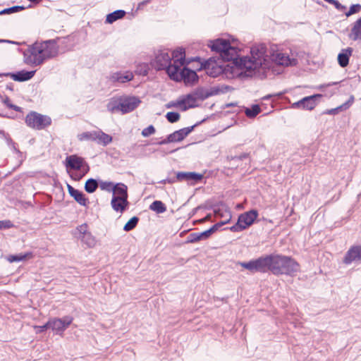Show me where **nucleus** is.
<instances>
[{
	"label": "nucleus",
	"mask_w": 361,
	"mask_h": 361,
	"mask_svg": "<svg viewBox=\"0 0 361 361\" xmlns=\"http://www.w3.org/2000/svg\"><path fill=\"white\" fill-rule=\"evenodd\" d=\"M209 47L212 51L219 53L223 61L231 62V65H227V68L232 74L241 77H252L255 75L257 70L267 67V48L263 44L251 48V58L239 57V49L231 46L229 41L221 38L210 41Z\"/></svg>",
	"instance_id": "f257e3e1"
},
{
	"label": "nucleus",
	"mask_w": 361,
	"mask_h": 361,
	"mask_svg": "<svg viewBox=\"0 0 361 361\" xmlns=\"http://www.w3.org/2000/svg\"><path fill=\"white\" fill-rule=\"evenodd\" d=\"M238 264L251 273H267L271 271L276 276H293L300 271V266L298 262L289 256L279 254H270L261 256L248 262Z\"/></svg>",
	"instance_id": "f03ea898"
},
{
	"label": "nucleus",
	"mask_w": 361,
	"mask_h": 361,
	"mask_svg": "<svg viewBox=\"0 0 361 361\" xmlns=\"http://www.w3.org/2000/svg\"><path fill=\"white\" fill-rule=\"evenodd\" d=\"M18 51L23 56L24 63L30 66H39L58 56L59 46L54 39L37 41L28 45L26 49H19Z\"/></svg>",
	"instance_id": "7ed1b4c3"
},
{
	"label": "nucleus",
	"mask_w": 361,
	"mask_h": 361,
	"mask_svg": "<svg viewBox=\"0 0 361 361\" xmlns=\"http://www.w3.org/2000/svg\"><path fill=\"white\" fill-rule=\"evenodd\" d=\"M169 78L172 80L180 82L183 80L185 84H193L198 81L199 77L197 73L187 67L175 66L170 71Z\"/></svg>",
	"instance_id": "20e7f679"
},
{
	"label": "nucleus",
	"mask_w": 361,
	"mask_h": 361,
	"mask_svg": "<svg viewBox=\"0 0 361 361\" xmlns=\"http://www.w3.org/2000/svg\"><path fill=\"white\" fill-rule=\"evenodd\" d=\"M152 66L157 71L165 70L169 76V69L170 71H172V68L177 65H173V63L171 62V57L169 54L168 49H160L155 54V58L152 61Z\"/></svg>",
	"instance_id": "39448f33"
},
{
	"label": "nucleus",
	"mask_w": 361,
	"mask_h": 361,
	"mask_svg": "<svg viewBox=\"0 0 361 361\" xmlns=\"http://www.w3.org/2000/svg\"><path fill=\"white\" fill-rule=\"evenodd\" d=\"M25 123L30 128L42 130L51 125V119L48 116L31 111L25 117Z\"/></svg>",
	"instance_id": "423d86ee"
},
{
	"label": "nucleus",
	"mask_w": 361,
	"mask_h": 361,
	"mask_svg": "<svg viewBox=\"0 0 361 361\" xmlns=\"http://www.w3.org/2000/svg\"><path fill=\"white\" fill-rule=\"evenodd\" d=\"M205 119H203L200 122L196 123L195 125L186 128H181L180 130L174 131L173 133L169 134L166 138L156 142V144L162 145H166L171 142H180L185 139L193 130L194 128L199 126L200 123H203Z\"/></svg>",
	"instance_id": "0eeeda50"
},
{
	"label": "nucleus",
	"mask_w": 361,
	"mask_h": 361,
	"mask_svg": "<svg viewBox=\"0 0 361 361\" xmlns=\"http://www.w3.org/2000/svg\"><path fill=\"white\" fill-rule=\"evenodd\" d=\"M228 221L229 220L218 222L210 227L209 229L201 233H192L188 236L186 243H195L202 240H207L213 233L216 232L222 226L226 224Z\"/></svg>",
	"instance_id": "6e6552de"
},
{
	"label": "nucleus",
	"mask_w": 361,
	"mask_h": 361,
	"mask_svg": "<svg viewBox=\"0 0 361 361\" xmlns=\"http://www.w3.org/2000/svg\"><path fill=\"white\" fill-rule=\"evenodd\" d=\"M73 321V317L70 315L64 316L62 318H51L49 319L50 329L55 334L62 336L64 331L72 324Z\"/></svg>",
	"instance_id": "1a4fd4ad"
},
{
	"label": "nucleus",
	"mask_w": 361,
	"mask_h": 361,
	"mask_svg": "<svg viewBox=\"0 0 361 361\" xmlns=\"http://www.w3.org/2000/svg\"><path fill=\"white\" fill-rule=\"evenodd\" d=\"M202 69L206 70L207 74L212 78H216L226 71V68H224L222 65H219L213 57L201 63L199 70Z\"/></svg>",
	"instance_id": "9d476101"
},
{
	"label": "nucleus",
	"mask_w": 361,
	"mask_h": 361,
	"mask_svg": "<svg viewBox=\"0 0 361 361\" xmlns=\"http://www.w3.org/2000/svg\"><path fill=\"white\" fill-rule=\"evenodd\" d=\"M322 97V94H314L305 97L298 102L293 103L292 106L295 109L312 110L317 105Z\"/></svg>",
	"instance_id": "9b49d317"
},
{
	"label": "nucleus",
	"mask_w": 361,
	"mask_h": 361,
	"mask_svg": "<svg viewBox=\"0 0 361 361\" xmlns=\"http://www.w3.org/2000/svg\"><path fill=\"white\" fill-rule=\"evenodd\" d=\"M343 262L345 264L361 263V245H353L346 252Z\"/></svg>",
	"instance_id": "f8f14e48"
},
{
	"label": "nucleus",
	"mask_w": 361,
	"mask_h": 361,
	"mask_svg": "<svg viewBox=\"0 0 361 361\" xmlns=\"http://www.w3.org/2000/svg\"><path fill=\"white\" fill-rule=\"evenodd\" d=\"M36 73V71H25L22 70L16 73H1V77H10L15 81L25 82L32 78Z\"/></svg>",
	"instance_id": "ddd939ff"
},
{
	"label": "nucleus",
	"mask_w": 361,
	"mask_h": 361,
	"mask_svg": "<svg viewBox=\"0 0 361 361\" xmlns=\"http://www.w3.org/2000/svg\"><path fill=\"white\" fill-rule=\"evenodd\" d=\"M86 166H88V164L85 162L84 159L76 154H72L66 158V166L67 170H82L86 168Z\"/></svg>",
	"instance_id": "4468645a"
},
{
	"label": "nucleus",
	"mask_w": 361,
	"mask_h": 361,
	"mask_svg": "<svg viewBox=\"0 0 361 361\" xmlns=\"http://www.w3.org/2000/svg\"><path fill=\"white\" fill-rule=\"evenodd\" d=\"M106 109L111 114L121 112L125 114L123 96L111 98L106 104Z\"/></svg>",
	"instance_id": "2eb2a0df"
},
{
	"label": "nucleus",
	"mask_w": 361,
	"mask_h": 361,
	"mask_svg": "<svg viewBox=\"0 0 361 361\" xmlns=\"http://www.w3.org/2000/svg\"><path fill=\"white\" fill-rule=\"evenodd\" d=\"M258 216V212L256 209H251L240 214L238 219L242 224L243 227L246 229L250 227L255 222Z\"/></svg>",
	"instance_id": "dca6fc26"
},
{
	"label": "nucleus",
	"mask_w": 361,
	"mask_h": 361,
	"mask_svg": "<svg viewBox=\"0 0 361 361\" xmlns=\"http://www.w3.org/2000/svg\"><path fill=\"white\" fill-rule=\"evenodd\" d=\"M203 178V174L197 172L178 171L176 173V179L178 181H193L195 183L202 180Z\"/></svg>",
	"instance_id": "f3484780"
},
{
	"label": "nucleus",
	"mask_w": 361,
	"mask_h": 361,
	"mask_svg": "<svg viewBox=\"0 0 361 361\" xmlns=\"http://www.w3.org/2000/svg\"><path fill=\"white\" fill-rule=\"evenodd\" d=\"M124 114H128L134 111L141 103L139 97L135 96L123 95Z\"/></svg>",
	"instance_id": "a211bd4d"
},
{
	"label": "nucleus",
	"mask_w": 361,
	"mask_h": 361,
	"mask_svg": "<svg viewBox=\"0 0 361 361\" xmlns=\"http://www.w3.org/2000/svg\"><path fill=\"white\" fill-rule=\"evenodd\" d=\"M67 188L69 195L73 197L78 204L84 207H86L87 204H89L88 199L82 191L74 188L70 185H68Z\"/></svg>",
	"instance_id": "6ab92c4d"
},
{
	"label": "nucleus",
	"mask_w": 361,
	"mask_h": 361,
	"mask_svg": "<svg viewBox=\"0 0 361 361\" xmlns=\"http://www.w3.org/2000/svg\"><path fill=\"white\" fill-rule=\"evenodd\" d=\"M133 74L132 72H116L111 75L110 80L113 82L126 83L131 81L133 79Z\"/></svg>",
	"instance_id": "aec40b11"
},
{
	"label": "nucleus",
	"mask_w": 361,
	"mask_h": 361,
	"mask_svg": "<svg viewBox=\"0 0 361 361\" xmlns=\"http://www.w3.org/2000/svg\"><path fill=\"white\" fill-rule=\"evenodd\" d=\"M273 60L278 64L281 66H295L298 63V60L294 58H290L288 55L283 53H277L276 55H273Z\"/></svg>",
	"instance_id": "412c9836"
},
{
	"label": "nucleus",
	"mask_w": 361,
	"mask_h": 361,
	"mask_svg": "<svg viewBox=\"0 0 361 361\" xmlns=\"http://www.w3.org/2000/svg\"><path fill=\"white\" fill-rule=\"evenodd\" d=\"M171 57L173 65H177L178 66H183L189 63L185 61V52L183 48H178L174 50Z\"/></svg>",
	"instance_id": "4be33fe9"
},
{
	"label": "nucleus",
	"mask_w": 361,
	"mask_h": 361,
	"mask_svg": "<svg viewBox=\"0 0 361 361\" xmlns=\"http://www.w3.org/2000/svg\"><path fill=\"white\" fill-rule=\"evenodd\" d=\"M197 98L194 94V92L189 93L186 94L183 98L179 100V103H182V110L187 111L191 108H195L198 106V104H196Z\"/></svg>",
	"instance_id": "5701e85b"
},
{
	"label": "nucleus",
	"mask_w": 361,
	"mask_h": 361,
	"mask_svg": "<svg viewBox=\"0 0 361 361\" xmlns=\"http://www.w3.org/2000/svg\"><path fill=\"white\" fill-rule=\"evenodd\" d=\"M113 195L117 197L121 198V201L123 202H126V200H128V187L126 184L123 183H117L114 186Z\"/></svg>",
	"instance_id": "b1692460"
},
{
	"label": "nucleus",
	"mask_w": 361,
	"mask_h": 361,
	"mask_svg": "<svg viewBox=\"0 0 361 361\" xmlns=\"http://www.w3.org/2000/svg\"><path fill=\"white\" fill-rule=\"evenodd\" d=\"M353 51V48L343 49L338 55V63L342 68L346 67L349 63V59Z\"/></svg>",
	"instance_id": "393cba45"
},
{
	"label": "nucleus",
	"mask_w": 361,
	"mask_h": 361,
	"mask_svg": "<svg viewBox=\"0 0 361 361\" xmlns=\"http://www.w3.org/2000/svg\"><path fill=\"white\" fill-rule=\"evenodd\" d=\"M121 200L120 197L112 196L111 205L115 212L123 213L128 209L129 202L126 200V202H123Z\"/></svg>",
	"instance_id": "a878e982"
},
{
	"label": "nucleus",
	"mask_w": 361,
	"mask_h": 361,
	"mask_svg": "<svg viewBox=\"0 0 361 361\" xmlns=\"http://www.w3.org/2000/svg\"><path fill=\"white\" fill-rule=\"evenodd\" d=\"M348 37L353 41L361 40V17L353 23Z\"/></svg>",
	"instance_id": "bb28decb"
},
{
	"label": "nucleus",
	"mask_w": 361,
	"mask_h": 361,
	"mask_svg": "<svg viewBox=\"0 0 361 361\" xmlns=\"http://www.w3.org/2000/svg\"><path fill=\"white\" fill-rule=\"evenodd\" d=\"M193 92L197 99H200L202 101L209 98V97L214 96L212 87L207 89L205 87H200L195 89Z\"/></svg>",
	"instance_id": "cd10ccee"
},
{
	"label": "nucleus",
	"mask_w": 361,
	"mask_h": 361,
	"mask_svg": "<svg viewBox=\"0 0 361 361\" xmlns=\"http://www.w3.org/2000/svg\"><path fill=\"white\" fill-rule=\"evenodd\" d=\"M126 11L124 10H116L112 13L107 14L106 18V23L112 24L115 21L123 18L126 16Z\"/></svg>",
	"instance_id": "c85d7f7f"
},
{
	"label": "nucleus",
	"mask_w": 361,
	"mask_h": 361,
	"mask_svg": "<svg viewBox=\"0 0 361 361\" xmlns=\"http://www.w3.org/2000/svg\"><path fill=\"white\" fill-rule=\"evenodd\" d=\"M97 137H96V142L98 144L103 145L104 146H106L112 142V137L104 133L101 130H97Z\"/></svg>",
	"instance_id": "c756f323"
},
{
	"label": "nucleus",
	"mask_w": 361,
	"mask_h": 361,
	"mask_svg": "<svg viewBox=\"0 0 361 361\" xmlns=\"http://www.w3.org/2000/svg\"><path fill=\"white\" fill-rule=\"evenodd\" d=\"M74 171H75L72 172V173H71L68 171V172L69 173L70 177L75 181H79L89 172L90 167H89V166H86V168H84L82 170H74Z\"/></svg>",
	"instance_id": "7c9ffc66"
},
{
	"label": "nucleus",
	"mask_w": 361,
	"mask_h": 361,
	"mask_svg": "<svg viewBox=\"0 0 361 361\" xmlns=\"http://www.w3.org/2000/svg\"><path fill=\"white\" fill-rule=\"evenodd\" d=\"M78 238L89 247H93L96 244L95 238L92 235L90 232L85 233L83 235H79Z\"/></svg>",
	"instance_id": "2f4dec72"
},
{
	"label": "nucleus",
	"mask_w": 361,
	"mask_h": 361,
	"mask_svg": "<svg viewBox=\"0 0 361 361\" xmlns=\"http://www.w3.org/2000/svg\"><path fill=\"white\" fill-rule=\"evenodd\" d=\"M149 209L157 214H162L166 211V205L160 200L154 201L149 205Z\"/></svg>",
	"instance_id": "473e14b6"
},
{
	"label": "nucleus",
	"mask_w": 361,
	"mask_h": 361,
	"mask_svg": "<svg viewBox=\"0 0 361 361\" xmlns=\"http://www.w3.org/2000/svg\"><path fill=\"white\" fill-rule=\"evenodd\" d=\"M98 182L96 179L92 178L86 180L85 184V190L88 193H93L98 188Z\"/></svg>",
	"instance_id": "72a5a7b5"
},
{
	"label": "nucleus",
	"mask_w": 361,
	"mask_h": 361,
	"mask_svg": "<svg viewBox=\"0 0 361 361\" xmlns=\"http://www.w3.org/2000/svg\"><path fill=\"white\" fill-rule=\"evenodd\" d=\"M261 112V109L258 104H252L250 108H246L245 110V115L252 118L257 116Z\"/></svg>",
	"instance_id": "f704fd0d"
},
{
	"label": "nucleus",
	"mask_w": 361,
	"mask_h": 361,
	"mask_svg": "<svg viewBox=\"0 0 361 361\" xmlns=\"http://www.w3.org/2000/svg\"><path fill=\"white\" fill-rule=\"evenodd\" d=\"M78 137L80 141H83V140L96 141V137H97V130L85 132V133H82L78 135Z\"/></svg>",
	"instance_id": "c9c22d12"
},
{
	"label": "nucleus",
	"mask_w": 361,
	"mask_h": 361,
	"mask_svg": "<svg viewBox=\"0 0 361 361\" xmlns=\"http://www.w3.org/2000/svg\"><path fill=\"white\" fill-rule=\"evenodd\" d=\"M212 87L213 89L214 96L219 94H224L233 90L231 87L226 85L214 86Z\"/></svg>",
	"instance_id": "e433bc0d"
},
{
	"label": "nucleus",
	"mask_w": 361,
	"mask_h": 361,
	"mask_svg": "<svg viewBox=\"0 0 361 361\" xmlns=\"http://www.w3.org/2000/svg\"><path fill=\"white\" fill-rule=\"evenodd\" d=\"M139 222V218L137 216H133L130 220L125 224L123 230L125 231H130L135 228Z\"/></svg>",
	"instance_id": "4c0bfd02"
},
{
	"label": "nucleus",
	"mask_w": 361,
	"mask_h": 361,
	"mask_svg": "<svg viewBox=\"0 0 361 361\" xmlns=\"http://www.w3.org/2000/svg\"><path fill=\"white\" fill-rule=\"evenodd\" d=\"M0 135L6 140L8 146L12 147L16 152H20V151L16 149V143L13 141L8 133L2 130H0Z\"/></svg>",
	"instance_id": "58836bf2"
},
{
	"label": "nucleus",
	"mask_w": 361,
	"mask_h": 361,
	"mask_svg": "<svg viewBox=\"0 0 361 361\" xmlns=\"http://www.w3.org/2000/svg\"><path fill=\"white\" fill-rule=\"evenodd\" d=\"M25 9L23 6H13L6 8L0 11V15L11 14L21 11Z\"/></svg>",
	"instance_id": "ea45409f"
},
{
	"label": "nucleus",
	"mask_w": 361,
	"mask_h": 361,
	"mask_svg": "<svg viewBox=\"0 0 361 361\" xmlns=\"http://www.w3.org/2000/svg\"><path fill=\"white\" fill-rule=\"evenodd\" d=\"M31 255V253L27 252L25 254H18L9 256L8 258L10 262H21L27 258L28 256Z\"/></svg>",
	"instance_id": "a19ab883"
},
{
	"label": "nucleus",
	"mask_w": 361,
	"mask_h": 361,
	"mask_svg": "<svg viewBox=\"0 0 361 361\" xmlns=\"http://www.w3.org/2000/svg\"><path fill=\"white\" fill-rule=\"evenodd\" d=\"M180 114L178 112L169 111L166 114V118L169 123H173L179 121Z\"/></svg>",
	"instance_id": "79ce46f5"
},
{
	"label": "nucleus",
	"mask_w": 361,
	"mask_h": 361,
	"mask_svg": "<svg viewBox=\"0 0 361 361\" xmlns=\"http://www.w3.org/2000/svg\"><path fill=\"white\" fill-rule=\"evenodd\" d=\"M114 185L115 184L111 181H101L99 187L102 190L113 192Z\"/></svg>",
	"instance_id": "37998d69"
},
{
	"label": "nucleus",
	"mask_w": 361,
	"mask_h": 361,
	"mask_svg": "<svg viewBox=\"0 0 361 361\" xmlns=\"http://www.w3.org/2000/svg\"><path fill=\"white\" fill-rule=\"evenodd\" d=\"M3 103L9 109H11L17 112H20L21 111V107L17 106V105H15V104H13L11 102V100L9 99L8 97L6 96L4 99L2 100Z\"/></svg>",
	"instance_id": "c03bdc74"
},
{
	"label": "nucleus",
	"mask_w": 361,
	"mask_h": 361,
	"mask_svg": "<svg viewBox=\"0 0 361 361\" xmlns=\"http://www.w3.org/2000/svg\"><path fill=\"white\" fill-rule=\"evenodd\" d=\"M361 10V5L359 4H353L350 6L348 11L345 13V16L347 17H349L352 16L353 14L358 13Z\"/></svg>",
	"instance_id": "a18cd8bd"
},
{
	"label": "nucleus",
	"mask_w": 361,
	"mask_h": 361,
	"mask_svg": "<svg viewBox=\"0 0 361 361\" xmlns=\"http://www.w3.org/2000/svg\"><path fill=\"white\" fill-rule=\"evenodd\" d=\"M155 131H156V130H155V128L154 127V126L149 125L148 127L144 128L142 130L141 134L143 137H147L149 135L154 134L155 133Z\"/></svg>",
	"instance_id": "49530a36"
},
{
	"label": "nucleus",
	"mask_w": 361,
	"mask_h": 361,
	"mask_svg": "<svg viewBox=\"0 0 361 361\" xmlns=\"http://www.w3.org/2000/svg\"><path fill=\"white\" fill-rule=\"evenodd\" d=\"M229 229L232 232H241V231L245 230V228L243 227V226L242 225V224L240 222V221L238 219L237 222L233 226L230 227Z\"/></svg>",
	"instance_id": "de8ad7c7"
},
{
	"label": "nucleus",
	"mask_w": 361,
	"mask_h": 361,
	"mask_svg": "<svg viewBox=\"0 0 361 361\" xmlns=\"http://www.w3.org/2000/svg\"><path fill=\"white\" fill-rule=\"evenodd\" d=\"M35 329L36 330V333H37V334L43 333L47 329H50L49 319L48 320V322L47 323H45L42 326H35Z\"/></svg>",
	"instance_id": "09e8293b"
},
{
	"label": "nucleus",
	"mask_w": 361,
	"mask_h": 361,
	"mask_svg": "<svg viewBox=\"0 0 361 361\" xmlns=\"http://www.w3.org/2000/svg\"><path fill=\"white\" fill-rule=\"evenodd\" d=\"M13 226V224L10 220L0 221V230L11 228Z\"/></svg>",
	"instance_id": "8fccbe9b"
},
{
	"label": "nucleus",
	"mask_w": 361,
	"mask_h": 361,
	"mask_svg": "<svg viewBox=\"0 0 361 361\" xmlns=\"http://www.w3.org/2000/svg\"><path fill=\"white\" fill-rule=\"evenodd\" d=\"M77 231L79 233V235H83L85 233H88L87 225L86 224H81L77 227Z\"/></svg>",
	"instance_id": "3c124183"
},
{
	"label": "nucleus",
	"mask_w": 361,
	"mask_h": 361,
	"mask_svg": "<svg viewBox=\"0 0 361 361\" xmlns=\"http://www.w3.org/2000/svg\"><path fill=\"white\" fill-rule=\"evenodd\" d=\"M342 111L341 108H340V106L336 107V108H334V109H327L324 114H329V115H335L336 114H338L339 111Z\"/></svg>",
	"instance_id": "603ef678"
},
{
	"label": "nucleus",
	"mask_w": 361,
	"mask_h": 361,
	"mask_svg": "<svg viewBox=\"0 0 361 361\" xmlns=\"http://www.w3.org/2000/svg\"><path fill=\"white\" fill-rule=\"evenodd\" d=\"M250 154L249 153H243L240 154L239 156H235L232 157V159L233 160H243L245 159H247L249 157Z\"/></svg>",
	"instance_id": "864d4df0"
},
{
	"label": "nucleus",
	"mask_w": 361,
	"mask_h": 361,
	"mask_svg": "<svg viewBox=\"0 0 361 361\" xmlns=\"http://www.w3.org/2000/svg\"><path fill=\"white\" fill-rule=\"evenodd\" d=\"M178 106H180L181 107L183 106L182 103H179V100H178L176 102H171L166 105V108H168V109L171 108V107H176Z\"/></svg>",
	"instance_id": "5fc2aeb1"
},
{
	"label": "nucleus",
	"mask_w": 361,
	"mask_h": 361,
	"mask_svg": "<svg viewBox=\"0 0 361 361\" xmlns=\"http://www.w3.org/2000/svg\"><path fill=\"white\" fill-rule=\"evenodd\" d=\"M333 5L335 6V8L336 9H338V11H343L346 8V7L345 6L340 4L337 0L334 1V3L333 4Z\"/></svg>",
	"instance_id": "6e6d98bb"
},
{
	"label": "nucleus",
	"mask_w": 361,
	"mask_h": 361,
	"mask_svg": "<svg viewBox=\"0 0 361 361\" xmlns=\"http://www.w3.org/2000/svg\"><path fill=\"white\" fill-rule=\"evenodd\" d=\"M353 104H351L348 100L346 101L343 104L340 105V108H341L342 111L348 109Z\"/></svg>",
	"instance_id": "4d7b16f0"
},
{
	"label": "nucleus",
	"mask_w": 361,
	"mask_h": 361,
	"mask_svg": "<svg viewBox=\"0 0 361 361\" xmlns=\"http://www.w3.org/2000/svg\"><path fill=\"white\" fill-rule=\"evenodd\" d=\"M202 208L207 209V207L203 206V205H200V206H198V207H197L194 208V209H192V211L191 212V216L195 215V214H196V212H197L199 209H202Z\"/></svg>",
	"instance_id": "13d9d810"
},
{
	"label": "nucleus",
	"mask_w": 361,
	"mask_h": 361,
	"mask_svg": "<svg viewBox=\"0 0 361 361\" xmlns=\"http://www.w3.org/2000/svg\"><path fill=\"white\" fill-rule=\"evenodd\" d=\"M175 180L173 178H166L160 181V183L166 184L167 183H173Z\"/></svg>",
	"instance_id": "bf43d9fd"
},
{
	"label": "nucleus",
	"mask_w": 361,
	"mask_h": 361,
	"mask_svg": "<svg viewBox=\"0 0 361 361\" xmlns=\"http://www.w3.org/2000/svg\"><path fill=\"white\" fill-rule=\"evenodd\" d=\"M0 42H5V43H8V44H20L19 42L8 40V39H0Z\"/></svg>",
	"instance_id": "052dcab7"
},
{
	"label": "nucleus",
	"mask_w": 361,
	"mask_h": 361,
	"mask_svg": "<svg viewBox=\"0 0 361 361\" xmlns=\"http://www.w3.org/2000/svg\"><path fill=\"white\" fill-rule=\"evenodd\" d=\"M151 0H144L143 1L140 2L138 5V8H140L142 6H144L146 4L149 3Z\"/></svg>",
	"instance_id": "680f3d73"
},
{
	"label": "nucleus",
	"mask_w": 361,
	"mask_h": 361,
	"mask_svg": "<svg viewBox=\"0 0 361 361\" xmlns=\"http://www.w3.org/2000/svg\"><path fill=\"white\" fill-rule=\"evenodd\" d=\"M212 219V214H208L207 215H206L204 218H203V221H210Z\"/></svg>",
	"instance_id": "e2e57ef3"
},
{
	"label": "nucleus",
	"mask_w": 361,
	"mask_h": 361,
	"mask_svg": "<svg viewBox=\"0 0 361 361\" xmlns=\"http://www.w3.org/2000/svg\"><path fill=\"white\" fill-rule=\"evenodd\" d=\"M272 97H273V95H272V94H267V95L264 96V97L262 98V99H263V100H269V99H270Z\"/></svg>",
	"instance_id": "0e129e2a"
},
{
	"label": "nucleus",
	"mask_w": 361,
	"mask_h": 361,
	"mask_svg": "<svg viewBox=\"0 0 361 361\" xmlns=\"http://www.w3.org/2000/svg\"><path fill=\"white\" fill-rule=\"evenodd\" d=\"M338 83H339V82H330V83L326 84L325 86L326 87H329V86H331V85H338Z\"/></svg>",
	"instance_id": "69168bd1"
},
{
	"label": "nucleus",
	"mask_w": 361,
	"mask_h": 361,
	"mask_svg": "<svg viewBox=\"0 0 361 361\" xmlns=\"http://www.w3.org/2000/svg\"><path fill=\"white\" fill-rule=\"evenodd\" d=\"M351 104H353L355 98L353 95H350L349 99H348Z\"/></svg>",
	"instance_id": "338daca9"
},
{
	"label": "nucleus",
	"mask_w": 361,
	"mask_h": 361,
	"mask_svg": "<svg viewBox=\"0 0 361 361\" xmlns=\"http://www.w3.org/2000/svg\"><path fill=\"white\" fill-rule=\"evenodd\" d=\"M326 2H328L329 4H333L334 3L335 0H324Z\"/></svg>",
	"instance_id": "774afa93"
}]
</instances>
